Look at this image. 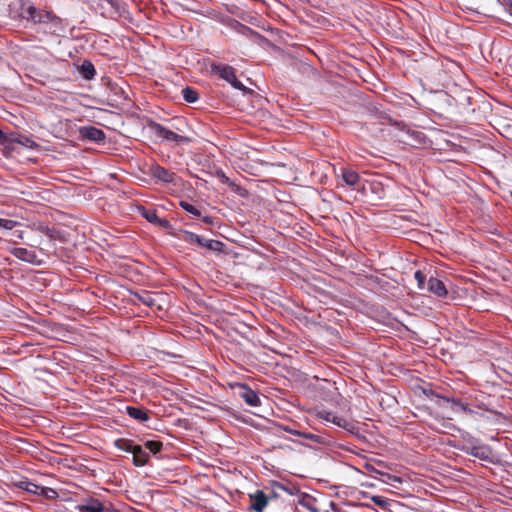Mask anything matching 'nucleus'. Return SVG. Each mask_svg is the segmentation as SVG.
Returning a JSON list of instances; mask_svg holds the SVG:
<instances>
[{
	"label": "nucleus",
	"instance_id": "obj_33",
	"mask_svg": "<svg viewBox=\"0 0 512 512\" xmlns=\"http://www.w3.org/2000/svg\"><path fill=\"white\" fill-rule=\"evenodd\" d=\"M372 501L380 507H385L387 505L386 499L382 496H373Z\"/></svg>",
	"mask_w": 512,
	"mask_h": 512
},
{
	"label": "nucleus",
	"instance_id": "obj_2",
	"mask_svg": "<svg viewBox=\"0 0 512 512\" xmlns=\"http://www.w3.org/2000/svg\"><path fill=\"white\" fill-rule=\"evenodd\" d=\"M78 512H120L111 502L88 496L75 506Z\"/></svg>",
	"mask_w": 512,
	"mask_h": 512
},
{
	"label": "nucleus",
	"instance_id": "obj_6",
	"mask_svg": "<svg viewBox=\"0 0 512 512\" xmlns=\"http://www.w3.org/2000/svg\"><path fill=\"white\" fill-rule=\"evenodd\" d=\"M132 295L135 304L141 303L150 308H162L161 305L158 303V300L161 297V294L159 293L142 290L140 292H134Z\"/></svg>",
	"mask_w": 512,
	"mask_h": 512
},
{
	"label": "nucleus",
	"instance_id": "obj_20",
	"mask_svg": "<svg viewBox=\"0 0 512 512\" xmlns=\"http://www.w3.org/2000/svg\"><path fill=\"white\" fill-rule=\"evenodd\" d=\"M367 469L371 472V473H374V474H377V475H380L383 477L382 481L386 484H389V485H392L394 486L395 483H398V484H401L402 483V479L396 475H391V474H388V473H385V472H382L372 466H367Z\"/></svg>",
	"mask_w": 512,
	"mask_h": 512
},
{
	"label": "nucleus",
	"instance_id": "obj_32",
	"mask_svg": "<svg viewBox=\"0 0 512 512\" xmlns=\"http://www.w3.org/2000/svg\"><path fill=\"white\" fill-rule=\"evenodd\" d=\"M414 277L418 282L419 288H423L424 283H425V275L421 271L418 270L415 272Z\"/></svg>",
	"mask_w": 512,
	"mask_h": 512
},
{
	"label": "nucleus",
	"instance_id": "obj_5",
	"mask_svg": "<svg viewBox=\"0 0 512 512\" xmlns=\"http://www.w3.org/2000/svg\"><path fill=\"white\" fill-rule=\"evenodd\" d=\"M317 416H318V418H320L326 422L333 423L334 425L341 427L350 433H355L357 431V427L355 426L354 423L345 419L344 417L335 415L331 411L320 410L317 412Z\"/></svg>",
	"mask_w": 512,
	"mask_h": 512
},
{
	"label": "nucleus",
	"instance_id": "obj_30",
	"mask_svg": "<svg viewBox=\"0 0 512 512\" xmlns=\"http://www.w3.org/2000/svg\"><path fill=\"white\" fill-rule=\"evenodd\" d=\"M18 225L17 221L0 218V227L6 230H12Z\"/></svg>",
	"mask_w": 512,
	"mask_h": 512
},
{
	"label": "nucleus",
	"instance_id": "obj_10",
	"mask_svg": "<svg viewBox=\"0 0 512 512\" xmlns=\"http://www.w3.org/2000/svg\"><path fill=\"white\" fill-rule=\"evenodd\" d=\"M80 133L83 138L95 143H102L106 138L103 130L94 126H84L80 129Z\"/></svg>",
	"mask_w": 512,
	"mask_h": 512
},
{
	"label": "nucleus",
	"instance_id": "obj_3",
	"mask_svg": "<svg viewBox=\"0 0 512 512\" xmlns=\"http://www.w3.org/2000/svg\"><path fill=\"white\" fill-rule=\"evenodd\" d=\"M183 240L189 244H197L200 247H204L214 252H222L224 248L223 242L213 239H205L190 231H184Z\"/></svg>",
	"mask_w": 512,
	"mask_h": 512
},
{
	"label": "nucleus",
	"instance_id": "obj_17",
	"mask_svg": "<svg viewBox=\"0 0 512 512\" xmlns=\"http://www.w3.org/2000/svg\"><path fill=\"white\" fill-rule=\"evenodd\" d=\"M127 415L135 419L138 422L144 423L150 420V416L146 409L136 406H126L125 408Z\"/></svg>",
	"mask_w": 512,
	"mask_h": 512
},
{
	"label": "nucleus",
	"instance_id": "obj_35",
	"mask_svg": "<svg viewBox=\"0 0 512 512\" xmlns=\"http://www.w3.org/2000/svg\"><path fill=\"white\" fill-rule=\"evenodd\" d=\"M41 232H43L44 234H46L50 238H52V237H54L55 230L45 226V227H41Z\"/></svg>",
	"mask_w": 512,
	"mask_h": 512
},
{
	"label": "nucleus",
	"instance_id": "obj_40",
	"mask_svg": "<svg viewBox=\"0 0 512 512\" xmlns=\"http://www.w3.org/2000/svg\"><path fill=\"white\" fill-rule=\"evenodd\" d=\"M47 495H45L46 497H55L56 495L52 494L50 491H47L46 492Z\"/></svg>",
	"mask_w": 512,
	"mask_h": 512
},
{
	"label": "nucleus",
	"instance_id": "obj_7",
	"mask_svg": "<svg viewBox=\"0 0 512 512\" xmlns=\"http://www.w3.org/2000/svg\"><path fill=\"white\" fill-rule=\"evenodd\" d=\"M140 215L145 218L148 222L155 224L165 230L171 228V223L165 218H159L155 209H147L143 206L138 207Z\"/></svg>",
	"mask_w": 512,
	"mask_h": 512
},
{
	"label": "nucleus",
	"instance_id": "obj_18",
	"mask_svg": "<svg viewBox=\"0 0 512 512\" xmlns=\"http://www.w3.org/2000/svg\"><path fill=\"white\" fill-rule=\"evenodd\" d=\"M427 288L431 293L435 294L438 297H445L448 293L444 283L441 280L434 277H431L428 280Z\"/></svg>",
	"mask_w": 512,
	"mask_h": 512
},
{
	"label": "nucleus",
	"instance_id": "obj_38",
	"mask_svg": "<svg viewBox=\"0 0 512 512\" xmlns=\"http://www.w3.org/2000/svg\"><path fill=\"white\" fill-rule=\"evenodd\" d=\"M14 235L19 238V239H23V231H15L14 232Z\"/></svg>",
	"mask_w": 512,
	"mask_h": 512
},
{
	"label": "nucleus",
	"instance_id": "obj_36",
	"mask_svg": "<svg viewBox=\"0 0 512 512\" xmlns=\"http://www.w3.org/2000/svg\"><path fill=\"white\" fill-rule=\"evenodd\" d=\"M284 430L292 435H295L297 436V433H302L301 431H298V430H294V429H291L289 427H285Z\"/></svg>",
	"mask_w": 512,
	"mask_h": 512
},
{
	"label": "nucleus",
	"instance_id": "obj_12",
	"mask_svg": "<svg viewBox=\"0 0 512 512\" xmlns=\"http://www.w3.org/2000/svg\"><path fill=\"white\" fill-rule=\"evenodd\" d=\"M8 141L11 143L19 144L27 149H30V150H35V149L39 148L38 143H36L30 137H28L26 135H22V134L12 133L9 135Z\"/></svg>",
	"mask_w": 512,
	"mask_h": 512
},
{
	"label": "nucleus",
	"instance_id": "obj_23",
	"mask_svg": "<svg viewBox=\"0 0 512 512\" xmlns=\"http://www.w3.org/2000/svg\"><path fill=\"white\" fill-rule=\"evenodd\" d=\"M114 446L121 451L132 453L136 444H134V442L130 439L120 438L115 440Z\"/></svg>",
	"mask_w": 512,
	"mask_h": 512
},
{
	"label": "nucleus",
	"instance_id": "obj_4",
	"mask_svg": "<svg viewBox=\"0 0 512 512\" xmlns=\"http://www.w3.org/2000/svg\"><path fill=\"white\" fill-rule=\"evenodd\" d=\"M148 127L156 137L161 138L162 140L176 143L189 142L187 137L179 135L155 121L149 122Z\"/></svg>",
	"mask_w": 512,
	"mask_h": 512
},
{
	"label": "nucleus",
	"instance_id": "obj_29",
	"mask_svg": "<svg viewBox=\"0 0 512 512\" xmlns=\"http://www.w3.org/2000/svg\"><path fill=\"white\" fill-rule=\"evenodd\" d=\"M146 448L149 449L153 454L160 452L162 449V443L159 441H148L145 444Z\"/></svg>",
	"mask_w": 512,
	"mask_h": 512
},
{
	"label": "nucleus",
	"instance_id": "obj_25",
	"mask_svg": "<svg viewBox=\"0 0 512 512\" xmlns=\"http://www.w3.org/2000/svg\"><path fill=\"white\" fill-rule=\"evenodd\" d=\"M182 95L184 100L189 103H194L198 100V93L190 87L184 88L182 90Z\"/></svg>",
	"mask_w": 512,
	"mask_h": 512
},
{
	"label": "nucleus",
	"instance_id": "obj_16",
	"mask_svg": "<svg viewBox=\"0 0 512 512\" xmlns=\"http://www.w3.org/2000/svg\"><path fill=\"white\" fill-rule=\"evenodd\" d=\"M151 174L154 178H157L158 180L165 183L173 182L175 176L173 172L160 165L153 166L151 169Z\"/></svg>",
	"mask_w": 512,
	"mask_h": 512
},
{
	"label": "nucleus",
	"instance_id": "obj_37",
	"mask_svg": "<svg viewBox=\"0 0 512 512\" xmlns=\"http://www.w3.org/2000/svg\"><path fill=\"white\" fill-rule=\"evenodd\" d=\"M8 140V137L0 130V144L5 143Z\"/></svg>",
	"mask_w": 512,
	"mask_h": 512
},
{
	"label": "nucleus",
	"instance_id": "obj_11",
	"mask_svg": "<svg viewBox=\"0 0 512 512\" xmlns=\"http://www.w3.org/2000/svg\"><path fill=\"white\" fill-rule=\"evenodd\" d=\"M467 453L483 461H492V450L488 445L471 446Z\"/></svg>",
	"mask_w": 512,
	"mask_h": 512
},
{
	"label": "nucleus",
	"instance_id": "obj_14",
	"mask_svg": "<svg viewBox=\"0 0 512 512\" xmlns=\"http://www.w3.org/2000/svg\"><path fill=\"white\" fill-rule=\"evenodd\" d=\"M250 499V507L256 512H263L268 504V498L262 490H257L254 494H251Z\"/></svg>",
	"mask_w": 512,
	"mask_h": 512
},
{
	"label": "nucleus",
	"instance_id": "obj_8",
	"mask_svg": "<svg viewBox=\"0 0 512 512\" xmlns=\"http://www.w3.org/2000/svg\"><path fill=\"white\" fill-rule=\"evenodd\" d=\"M10 253L16 257L17 259L33 264V265H39L41 264V261L38 259L37 254L32 251L28 250L26 248L22 247H15L10 250Z\"/></svg>",
	"mask_w": 512,
	"mask_h": 512
},
{
	"label": "nucleus",
	"instance_id": "obj_9",
	"mask_svg": "<svg viewBox=\"0 0 512 512\" xmlns=\"http://www.w3.org/2000/svg\"><path fill=\"white\" fill-rule=\"evenodd\" d=\"M17 486L18 488L35 495H47V491H50L52 494L57 495V492L54 489L40 486L29 480L20 481L17 484Z\"/></svg>",
	"mask_w": 512,
	"mask_h": 512
},
{
	"label": "nucleus",
	"instance_id": "obj_31",
	"mask_svg": "<svg viewBox=\"0 0 512 512\" xmlns=\"http://www.w3.org/2000/svg\"><path fill=\"white\" fill-rule=\"evenodd\" d=\"M228 83L231 84L232 87L237 90H240L243 92L247 91V88L237 79L236 76H235V80H230Z\"/></svg>",
	"mask_w": 512,
	"mask_h": 512
},
{
	"label": "nucleus",
	"instance_id": "obj_26",
	"mask_svg": "<svg viewBox=\"0 0 512 512\" xmlns=\"http://www.w3.org/2000/svg\"><path fill=\"white\" fill-rule=\"evenodd\" d=\"M447 402L452 403L454 406L459 407L465 413H473V410L469 408L468 404L463 403L459 398H444Z\"/></svg>",
	"mask_w": 512,
	"mask_h": 512
},
{
	"label": "nucleus",
	"instance_id": "obj_19",
	"mask_svg": "<svg viewBox=\"0 0 512 512\" xmlns=\"http://www.w3.org/2000/svg\"><path fill=\"white\" fill-rule=\"evenodd\" d=\"M131 454L135 466L142 467L149 460V454L140 445H136Z\"/></svg>",
	"mask_w": 512,
	"mask_h": 512
},
{
	"label": "nucleus",
	"instance_id": "obj_27",
	"mask_svg": "<svg viewBox=\"0 0 512 512\" xmlns=\"http://www.w3.org/2000/svg\"><path fill=\"white\" fill-rule=\"evenodd\" d=\"M180 207L195 217H201V212L196 207H194L192 204H190L186 201H181Z\"/></svg>",
	"mask_w": 512,
	"mask_h": 512
},
{
	"label": "nucleus",
	"instance_id": "obj_28",
	"mask_svg": "<svg viewBox=\"0 0 512 512\" xmlns=\"http://www.w3.org/2000/svg\"><path fill=\"white\" fill-rule=\"evenodd\" d=\"M297 436L302 437V438L307 439V440H310V441H313V442L318 443V444L323 443L322 437L319 436V435H316V434L302 432V433H297Z\"/></svg>",
	"mask_w": 512,
	"mask_h": 512
},
{
	"label": "nucleus",
	"instance_id": "obj_24",
	"mask_svg": "<svg viewBox=\"0 0 512 512\" xmlns=\"http://www.w3.org/2000/svg\"><path fill=\"white\" fill-rule=\"evenodd\" d=\"M80 72L82 76L87 80H91L96 74L95 67L90 61H84L82 63L80 67Z\"/></svg>",
	"mask_w": 512,
	"mask_h": 512
},
{
	"label": "nucleus",
	"instance_id": "obj_15",
	"mask_svg": "<svg viewBox=\"0 0 512 512\" xmlns=\"http://www.w3.org/2000/svg\"><path fill=\"white\" fill-rule=\"evenodd\" d=\"M212 71L217 74L220 78L229 82L235 80V69L232 66L226 64H213Z\"/></svg>",
	"mask_w": 512,
	"mask_h": 512
},
{
	"label": "nucleus",
	"instance_id": "obj_41",
	"mask_svg": "<svg viewBox=\"0 0 512 512\" xmlns=\"http://www.w3.org/2000/svg\"><path fill=\"white\" fill-rule=\"evenodd\" d=\"M510 13L512 14V6H511V8H510Z\"/></svg>",
	"mask_w": 512,
	"mask_h": 512
},
{
	"label": "nucleus",
	"instance_id": "obj_39",
	"mask_svg": "<svg viewBox=\"0 0 512 512\" xmlns=\"http://www.w3.org/2000/svg\"><path fill=\"white\" fill-rule=\"evenodd\" d=\"M203 220L208 224H212V219L210 217H204Z\"/></svg>",
	"mask_w": 512,
	"mask_h": 512
},
{
	"label": "nucleus",
	"instance_id": "obj_22",
	"mask_svg": "<svg viewBox=\"0 0 512 512\" xmlns=\"http://www.w3.org/2000/svg\"><path fill=\"white\" fill-rule=\"evenodd\" d=\"M342 179L349 186H355L359 182V174L353 170H342Z\"/></svg>",
	"mask_w": 512,
	"mask_h": 512
},
{
	"label": "nucleus",
	"instance_id": "obj_13",
	"mask_svg": "<svg viewBox=\"0 0 512 512\" xmlns=\"http://www.w3.org/2000/svg\"><path fill=\"white\" fill-rule=\"evenodd\" d=\"M240 387L242 389L240 396L245 401L246 404H248L251 407H257L260 405V398L254 390H252L246 384H242Z\"/></svg>",
	"mask_w": 512,
	"mask_h": 512
},
{
	"label": "nucleus",
	"instance_id": "obj_1",
	"mask_svg": "<svg viewBox=\"0 0 512 512\" xmlns=\"http://www.w3.org/2000/svg\"><path fill=\"white\" fill-rule=\"evenodd\" d=\"M21 1L20 16L23 19L32 21L34 23H48L54 18L53 14L49 11L39 10L29 2Z\"/></svg>",
	"mask_w": 512,
	"mask_h": 512
},
{
	"label": "nucleus",
	"instance_id": "obj_34",
	"mask_svg": "<svg viewBox=\"0 0 512 512\" xmlns=\"http://www.w3.org/2000/svg\"><path fill=\"white\" fill-rule=\"evenodd\" d=\"M41 232H43L44 234H46L50 238H52V237H54L55 230L45 226V227H41Z\"/></svg>",
	"mask_w": 512,
	"mask_h": 512
},
{
	"label": "nucleus",
	"instance_id": "obj_21",
	"mask_svg": "<svg viewBox=\"0 0 512 512\" xmlns=\"http://www.w3.org/2000/svg\"><path fill=\"white\" fill-rule=\"evenodd\" d=\"M237 32L253 42H257L261 38V35L258 32L240 23H237Z\"/></svg>",
	"mask_w": 512,
	"mask_h": 512
}]
</instances>
